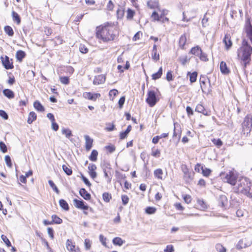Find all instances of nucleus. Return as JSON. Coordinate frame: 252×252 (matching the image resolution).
Returning <instances> with one entry per match:
<instances>
[{"label": "nucleus", "instance_id": "29", "mask_svg": "<svg viewBox=\"0 0 252 252\" xmlns=\"http://www.w3.org/2000/svg\"><path fill=\"white\" fill-rule=\"evenodd\" d=\"M62 133L63 134L65 135V137L67 138H69L72 136L71 131L68 128H63L62 129Z\"/></svg>", "mask_w": 252, "mask_h": 252}, {"label": "nucleus", "instance_id": "62", "mask_svg": "<svg viewBox=\"0 0 252 252\" xmlns=\"http://www.w3.org/2000/svg\"><path fill=\"white\" fill-rule=\"evenodd\" d=\"M79 50L82 53H87L88 52V49L84 45H80L79 47Z\"/></svg>", "mask_w": 252, "mask_h": 252}, {"label": "nucleus", "instance_id": "50", "mask_svg": "<svg viewBox=\"0 0 252 252\" xmlns=\"http://www.w3.org/2000/svg\"><path fill=\"white\" fill-rule=\"evenodd\" d=\"M60 79V81L61 82V83L63 84L67 85L69 82V78L68 77H66V76L61 77Z\"/></svg>", "mask_w": 252, "mask_h": 252}, {"label": "nucleus", "instance_id": "15", "mask_svg": "<svg viewBox=\"0 0 252 252\" xmlns=\"http://www.w3.org/2000/svg\"><path fill=\"white\" fill-rule=\"evenodd\" d=\"M223 42L225 44V47L227 50L229 49L232 46V41L231 40V37L229 34H225Z\"/></svg>", "mask_w": 252, "mask_h": 252}, {"label": "nucleus", "instance_id": "6", "mask_svg": "<svg viewBox=\"0 0 252 252\" xmlns=\"http://www.w3.org/2000/svg\"><path fill=\"white\" fill-rule=\"evenodd\" d=\"M237 177L232 171H230L225 175L224 180L231 185H235L236 183Z\"/></svg>", "mask_w": 252, "mask_h": 252}, {"label": "nucleus", "instance_id": "18", "mask_svg": "<svg viewBox=\"0 0 252 252\" xmlns=\"http://www.w3.org/2000/svg\"><path fill=\"white\" fill-rule=\"evenodd\" d=\"M2 93L3 95L9 99H12L14 97L15 95L14 92L10 89H4Z\"/></svg>", "mask_w": 252, "mask_h": 252}, {"label": "nucleus", "instance_id": "3", "mask_svg": "<svg viewBox=\"0 0 252 252\" xmlns=\"http://www.w3.org/2000/svg\"><path fill=\"white\" fill-rule=\"evenodd\" d=\"M251 187H252V183L246 178H242L238 181L236 189L237 192L245 195L246 194L250 195V190L252 189Z\"/></svg>", "mask_w": 252, "mask_h": 252}, {"label": "nucleus", "instance_id": "59", "mask_svg": "<svg viewBox=\"0 0 252 252\" xmlns=\"http://www.w3.org/2000/svg\"><path fill=\"white\" fill-rule=\"evenodd\" d=\"M164 251V252H173L174 251V249L173 245H167Z\"/></svg>", "mask_w": 252, "mask_h": 252}, {"label": "nucleus", "instance_id": "36", "mask_svg": "<svg viewBox=\"0 0 252 252\" xmlns=\"http://www.w3.org/2000/svg\"><path fill=\"white\" fill-rule=\"evenodd\" d=\"M52 219L53 224H61L63 222V220L56 215H53L52 216Z\"/></svg>", "mask_w": 252, "mask_h": 252}, {"label": "nucleus", "instance_id": "38", "mask_svg": "<svg viewBox=\"0 0 252 252\" xmlns=\"http://www.w3.org/2000/svg\"><path fill=\"white\" fill-rule=\"evenodd\" d=\"M157 209L154 207H148L145 209V212L147 214L152 215L156 213Z\"/></svg>", "mask_w": 252, "mask_h": 252}, {"label": "nucleus", "instance_id": "33", "mask_svg": "<svg viewBox=\"0 0 252 252\" xmlns=\"http://www.w3.org/2000/svg\"><path fill=\"white\" fill-rule=\"evenodd\" d=\"M13 20L15 21L18 25L21 23V19L18 14L13 11L12 12Z\"/></svg>", "mask_w": 252, "mask_h": 252}, {"label": "nucleus", "instance_id": "7", "mask_svg": "<svg viewBox=\"0 0 252 252\" xmlns=\"http://www.w3.org/2000/svg\"><path fill=\"white\" fill-rule=\"evenodd\" d=\"M2 65L6 69H11L14 68L12 62H11L9 58L5 56L4 57L1 56L0 57Z\"/></svg>", "mask_w": 252, "mask_h": 252}, {"label": "nucleus", "instance_id": "13", "mask_svg": "<svg viewBox=\"0 0 252 252\" xmlns=\"http://www.w3.org/2000/svg\"><path fill=\"white\" fill-rule=\"evenodd\" d=\"M105 79V76L103 74L96 76L93 81V84L95 85L102 84L104 83Z\"/></svg>", "mask_w": 252, "mask_h": 252}, {"label": "nucleus", "instance_id": "2", "mask_svg": "<svg viewBox=\"0 0 252 252\" xmlns=\"http://www.w3.org/2000/svg\"><path fill=\"white\" fill-rule=\"evenodd\" d=\"M252 54V47L247 40L243 39L241 47L238 50V56L243 62L245 67L249 64L251 61Z\"/></svg>", "mask_w": 252, "mask_h": 252}, {"label": "nucleus", "instance_id": "58", "mask_svg": "<svg viewBox=\"0 0 252 252\" xmlns=\"http://www.w3.org/2000/svg\"><path fill=\"white\" fill-rule=\"evenodd\" d=\"M246 246L245 244L243 245V241L240 240L239 241L238 243L236 245V248L237 249H242L243 248H246Z\"/></svg>", "mask_w": 252, "mask_h": 252}, {"label": "nucleus", "instance_id": "57", "mask_svg": "<svg viewBox=\"0 0 252 252\" xmlns=\"http://www.w3.org/2000/svg\"><path fill=\"white\" fill-rule=\"evenodd\" d=\"M85 247L86 250H90L91 247V243L90 240L86 239L85 240Z\"/></svg>", "mask_w": 252, "mask_h": 252}, {"label": "nucleus", "instance_id": "19", "mask_svg": "<svg viewBox=\"0 0 252 252\" xmlns=\"http://www.w3.org/2000/svg\"><path fill=\"white\" fill-rule=\"evenodd\" d=\"M201 49L198 46H196L191 49L189 53L198 57L199 54H201Z\"/></svg>", "mask_w": 252, "mask_h": 252}, {"label": "nucleus", "instance_id": "40", "mask_svg": "<svg viewBox=\"0 0 252 252\" xmlns=\"http://www.w3.org/2000/svg\"><path fill=\"white\" fill-rule=\"evenodd\" d=\"M151 155L156 158H159L160 155V151L158 149L152 148Z\"/></svg>", "mask_w": 252, "mask_h": 252}, {"label": "nucleus", "instance_id": "34", "mask_svg": "<svg viewBox=\"0 0 252 252\" xmlns=\"http://www.w3.org/2000/svg\"><path fill=\"white\" fill-rule=\"evenodd\" d=\"M98 152L95 150H93L89 157V159L92 161H95L97 160Z\"/></svg>", "mask_w": 252, "mask_h": 252}, {"label": "nucleus", "instance_id": "37", "mask_svg": "<svg viewBox=\"0 0 252 252\" xmlns=\"http://www.w3.org/2000/svg\"><path fill=\"white\" fill-rule=\"evenodd\" d=\"M174 132H173V137H176L179 134V137H180L181 135V131L180 130H177L179 132V133H178L177 132H176V130L177 127H180L179 124L178 123H174Z\"/></svg>", "mask_w": 252, "mask_h": 252}, {"label": "nucleus", "instance_id": "47", "mask_svg": "<svg viewBox=\"0 0 252 252\" xmlns=\"http://www.w3.org/2000/svg\"><path fill=\"white\" fill-rule=\"evenodd\" d=\"M216 250L219 252H226L225 248L221 244H218L216 246Z\"/></svg>", "mask_w": 252, "mask_h": 252}, {"label": "nucleus", "instance_id": "32", "mask_svg": "<svg viewBox=\"0 0 252 252\" xmlns=\"http://www.w3.org/2000/svg\"><path fill=\"white\" fill-rule=\"evenodd\" d=\"M162 74V67H160L159 68L158 71L157 72L154 73L152 75V79L153 80L158 79L159 78H160Z\"/></svg>", "mask_w": 252, "mask_h": 252}, {"label": "nucleus", "instance_id": "22", "mask_svg": "<svg viewBox=\"0 0 252 252\" xmlns=\"http://www.w3.org/2000/svg\"><path fill=\"white\" fill-rule=\"evenodd\" d=\"M190 60V58L188 57L187 55L181 56L178 59V61L183 65H185L187 63L189 62Z\"/></svg>", "mask_w": 252, "mask_h": 252}, {"label": "nucleus", "instance_id": "43", "mask_svg": "<svg viewBox=\"0 0 252 252\" xmlns=\"http://www.w3.org/2000/svg\"><path fill=\"white\" fill-rule=\"evenodd\" d=\"M124 15V10L122 8H119L117 10V15L119 19L122 18Z\"/></svg>", "mask_w": 252, "mask_h": 252}, {"label": "nucleus", "instance_id": "21", "mask_svg": "<svg viewBox=\"0 0 252 252\" xmlns=\"http://www.w3.org/2000/svg\"><path fill=\"white\" fill-rule=\"evenodd\" d=\"M220 69L222 73L227 74L229 73V70L228 69L226 64L224 62H221L220 63Z\"/></svg>", "mask_w": 252, "mask_h": 252}, {"label": "nucleus", "instance_id": "46", "mask_svg": "<svg viewBox=\"0 0 252 252\" xmlns=\"http://www.w3.org/2000/svg\"><path fill=\"white\" fill-rule=\"evenodd\" d=\"M206 80L209 81V79L207 78L205 76H201L200 78V82L201 83V88L202 90L203 91V89H205L204 87L202 86V84L205 85V82Z\"/></svg>", "mask_w": 252, "mask_h": 252}, {"label": "nucleus", "instance_id": "61", "mask_svg": "<svg viewBox=\"0 0 252 252\" xmlns=\"http://www.w3.org/2000/svg\"><path fill=\"white\" fill-rule=\"evenodd\" d=\"M0 116L3 118L4 120H7L8 118L7 114L2 110H0Z\"/></svg>", "mask_w": 252, "mask_h": 252}, {"label": "nucleus", "instance_id": "26", "mask_svg": "<svg viewBox=\"0 0 252 252\" xmlns=\"http://www.w3.org/2000/svg\"><path fill=\"white\" fill-rule=\"evenodd\" d=\"M112 242L115 245L121 246L125 243V241L120 237H115L113 239Z\"/></svg>", "mask_w": 252, "mask_h": 252}, {"label": "nucleus", "instance_id": "8", "mask_svg": "<svg viewBox=\"0 0 252 252\" xmlns=\"http://www.w3.org/2000/svg\"><path fill=\"white\" fill-rule=\"evenodd\" d=\"M245 31L247 37L250 40L252 44V25L250 22V20H248L246 22L245 26Z\"/></svg>", "mask_w": 252, "mask_h": 252}, {"label": "nucleus", "instance_id": "31", "mask_svg": "<svg viewBox=\"0 0 252 252\" xmlns=\"http://www.w3.org/2000/svg\"><path fill=\"white\" fill-rule=\"evenodd\" d=\"M5 33L9 36H12L14 35V32L12 28L9 26H6L4 28Z\"/></svg>", "mask_w": 252, "mask_h": 252}, {"label": "nucleus", "instance_id": "49", "mask_svg": "<svg viewBox=\"0 0 252 252\" xmlns=\"http://www.w3.org/2000/svg\"><path fill=\"white\" fill-rule=\"evenodd\" d=\"M198 57L199 59L202 61L206 62L208 60L206 54L203 53L202 50L201 54H199Z\"/></svg>", "mask_w": 252, "mask_h": 252}, {"label": "nucleus", "instance_id": "4", "mask_svg": "<svg viewBox=\"0 0 252 252\" xmlns=\"http://www.w3.org/2000/svg\"><path fill=\"white\" fill-rule=\"evenodd\" d=\"M242 127L241 134L245 137L248 136L252 128V116L251 115H248L245 117L242 124Z\"/></svg>", "mask_w": 252, "mask_h": 252}, {"label": "nucleus", "instance_id": "28", "mask_svg": "<svg viewBox=\"0 0 252 252\" xmlns=\"http://www.w3.org/2000/svg\"><path fill=\"white\" fill-rule=\"evenodd\" d=\"M59 204L60 206L64 210L68 211L69 210V206L66 201L64 199H60L59 200Z\"/></svg>", "mask_w": 252, "mask_h": 252}, {"label": "nucleus", "instance_id": "63", "mask_svg": "<svg viewBox=\"0 0 252 252\" xmlns=\"http://www.w3.org/2000/svg\"><path fill=\"white\" fill-rule=\"evenodd\" d=\"M81 178L84 183L88 187H90L91 186V184L89 181L88 179L86 178L83 175H81Z\"/></svg>", "mask_w": 252, "mask_h": 252}, {"label": "nucleus", "instance_id": "60", "mask_svg": "<svg viewBox=\"0 0 252 252\" xmlns=\"http://www.w3.org/2000/svg\"><path fill=\"white\" fill-rule=\"evenodd\" d=\"M89 172H94L96 169V166L93 163H90L88 166Z\"/></svg>", "mask_w": 252, "mask_h": 252}, {"label": "nucleus", "instance_id": "41", "mask_svg": "<svg viewBox=\"0 0 252 252\" xmlns=\"http://www.w3.org/2000/svg\"><path fill=\"white\" fill-rule=\"evenodd\" d=\"M103 200L106 202H109L112 198L111 194L108 192H104L102 194Z\"/></svg>", "mask_w": 252, "mask_h": 252}, {"label": "nucleus", "instance_id": "20", "mask_svg": "<svg viewBox=\"0 0 252 252\" xmlns=\"http://www.w3.org/2000/svg\"><path fill=\"white\" fill-rule=\"evenodd\" d=\"M152 58L154 60L156 61L159 60V56L158 54H157V45L154 44L153 48Z\"/></svg>", "mask_w": 252, "mask_h": 252}, {"label": "nucleus", "instance_id": "25", "mask_svg": "<svg viewBox=\"0 0 252 252\" xmlns=\"http://www.w3.org/2000/svg\"><path fill=\"white\" fill-rule=\"evenodd\" d=\"M25 56L26 53L22 50H19L16 52V59L20 62L22 61Z\"/></svg>", "mask_w": 252, "mask_h": 252}, {"label": "nucleus", "instance_id": "12", "mask_svg": "<svg viewBox=\"0 0 252 252\" xmlns=\"http://www.w3.org/2000/svg\"><path fill=\"white\" fill-rule=\"evenodd\" d=\"M84 97L89 100L95 101L97 98L100 97L101 95L99 93H92L91 92H86L83 94Z\"/></svg>", "mask_w": 252, "mask_h": 252}, {"label": "nucleus", "instance_id": "54", "mask_svg": "<svg viewBox=\"0 0 252 252\" xmlns=\"http://www.w3.org/2000/svg\"><path fill=\"white\" fill-rule=\"evenodd\" d=\"M213 143L218 147H220L222 145V142L220 139H213L212 140Z\"/></svg>", "mask_w": 252, "mask_h": 252}, {"label": "nucleus", "instance_id": "48", "mask_svg": "<svg viewBox=\"0 0 252 252\" xmlns=\"http://www.w3.org/2000/svg\"><path fill=\"white\" fill-rule=\"evenodd\" d=\"M48 183L50 187L53 189L57 193H59V190L58 189V188L56 187L55 184L54 183V182L52 180H49Z\"/></svg>", "mask_w": 252, "mask_h": 252}, {"label": "nucleus", "instance_id": "42", "mask_svg": "<svg viewBox=\"0 0 252 252\" xmlns=\"http://www.w3.org/2000/svg\"><path fill=\"white\" fill-rule=\"evenodd\" d=\"M135 14V11L130 8H128L127 10L126 18L127 19H132Z\"/></svg>", "mask_w": 252, "mask_h": 252}, {"label": "nucleus", "instance_id": "45", "mask_svg": "<svg viewBox=\"0 0 252 252\" xmlns=\"http://www.w3.org/2000/svg\"><path fill=\"white\" fill-rule=\"evenodd\" d=\"M1 238L7 247H9L11 246L10 242L6 236L1 235Z\"/></svg>", "mask_w": 252, "mask_h": 252}, {"label": "nucleus", "instance_id": "9", "mask_svg": "<svg viewBox=\"0 0 252 252\" xmlns=\"http://www.w3.org/2000/svg\"><path fill=\"white\" fill-rule=\"evenodd\" d=\"M66 248L70 252H80L79 248H76L74 243L69 239H67L66 242Z\"/></svg>", "mask_w": 252, "mask_h": 252}, {"label": "nucleus", "instance_id": "39", "mask_svg": "<svg viewBox=\"0 0 252 252\" xmlns=\"http://www.w3.org/2000/svg\"><path fill=\"white\" fill-rule=\"evenodd\" d=\"M201 170L202 174L205 177H208L212 171L210 169L205 167L204 168L203 166H201Z\"/></svg>", "mask_w": 252, "mask_h": 252}, {"label": "nucleus", "instance_id": "30", "mask_svg": "<svg viewBox=\"0 0 252 252\" xmlns=\"http://www.w3.org/2000/svg\"><path fill=\"white\" fill-rule=\"evenodd\" d=\"M154 176L158 179L162 180V175L163 171L161 169L158 168L154 171Z\"/></svg>", "mask_w": 252, "mask_h": 252}, {"label": "nucleus", "instance_id": "55", "mask_svg": "<svg viewBox=\"0 0 252 252\" xmlns=\"http://www.w3.org/2000/svg\"><path fill=\"white\" fill-rule=\"evenodd\" d=\"M106 125L107 126L105 128V129L108 131H111L115 129V125L114 124L108 123Z\"/></svg>", "mask_w": 252, "mask_h": 252}, {"label": "nucleus", "instance_id": "64", "mask_svg": "<svg viewBox=\"0 0 252 252\" xmlns=\"http://www.w3.org/2000/svg\"><path fill=\"white\" fill-rule=\"evenodd\" d=\"M125 96H122L120 98L118 103H119V107L120 108H122L123 107V105L125 103Z\"/></svg>", "mask_w": 252, "mask_h": 252}, {"label": "nucleus", "instance_id": "56", "mask_svg": "<svg viewBox=\"0 0 252 252\" xmlns=\"http://www.w3.org/2000/svg\"><path fill=\"white\" fill-rule=\"evenodd\" d=\"M47 232H48V234L49 237L52 239H53L54 238V230L53 229V228L51 227H48L47 228Z\"/></svg>", "mask_w": 252, "mask_h": 252}, {"label": "nucleus", "instance_id": "14", "mask_svg": "<svg viewBox=\"0 0 252 252\" xmlns=\"http://www.w3.org/2000/svg\"><path fill=\"white\" fill-rule=\"evenodd\" d=\"M85 139V148L87 151H89L93 146V139H92L89 135H86L84 136Z\"/></svg>", "mask_w": 252, "mask_h": 252}, {"label": "nucleus", "instance_id": "23", "mask_svg": "<svg viewBox=\"0 0 252 252\" xmlns=\"http://www.w3.org/2000/svg\"><path fill=\"white\" fill-rule=\"evenodd\" d=\"M187 76H189L190 82L191 83H194L196 81L197 73L196 71H194L192 73L188 72L187 73Z\"/></svg>", "mask_w": 252, "mask_h": 252}, {"label": "nucleus", "instance_id": "52", "mask_svg": "<svg viewBox=\"0 0 252 252\" xmlns=\"http://www.w3.org/2000/svg\"><path fill=\"white\" fill-rule=\"evenodd\" d=\"M0 150L3 153L6 152L7 150L6 145L2 141L0 142Z\"/></svg>", "mask_w": 252, "mask_h": 252}, {"label": "nucleus", "instance_id": "10", "mask_svg": "<svg viewBox=\"0 0 252 252\" xmlns=\"http://www.w3.org/2000/svg\"><path fill=\"white\" fill-rule=\"evenodd\" d=\"M73 203L75 207L78 209L84 210H87L89 209V206L85 204L84 201L81 199L78 200L77 199H74Z\"/></svg>", "mask_w": 252, "mask_h": 252}, {"label": "nucleus", "instance_id": "1", "mask_svg": "<svg viewBox=\"0 0 252 252\" xmlns=\"http://www.w3.org/2000/svg\"><path fill=\"white\" fill-rule=\"evenodd\" d=\"M96 36L103 42H110L115 40L118 36L116 27L112 23H105L97 27L96 29Z\"/></svg>", "mask_w": 252, "mask_h": 252}, {"label": "nucleus", "instance_id": "5", "mask_svg": "<svg viewBox=\"0 0 252 252\" xmlns=\"http://www.w3.org/2000/svg\"><path fill=\"white\" fill-rule=\"evenodd\" d=\"M147 95L148 97L146 99V102L150 107H153L159 100L156 92L154 90H149Z\"/></svg>", "mask_w": 252, "mask_h": 252}, {"label": "nucleus", "instance_id": "53", "mask_svg": "<svg viewBox=\"0 0 252 252\" xmlns=\"http://www.w3.org/2000/svg\"><path fill=\"white\" fill-rule=\"evenodd\" d=\"M121 198L123 204L124 205H126L129 201V198L128 197V196L126 195H122Z\"/></svg>", "mask_w": 252, "mask_h": 252}, {"label": "nucleus", "instance_id": "24", "mask_svg": "<svg viewBox=\"0 0 252 252\" xmlns=\"http://www.w3.org/2000/svg\"><path fill=\"white\" fill-rule=\"evenodd\" d=\"M33 106L37 111L39 112H43L44 111V107L40 103V102L37 100L34 102Z\"/></svg>", "mask_w": 252, "mask_h": 252}, {"label": "nucleus", "instance_id": "27", "mask_svg": "<svg viewBox=\"0 0 252 252\" xmlns=\"http://www.w3.org/2000/svg\"><path fill=\"white\" fill-rule=\"evenodd\" d=\"M36 119V114L34 112H31L29 114V117L27 120L28 124H32Z\"/></svg>", "mask_w": 252, "mask_h": 252}, {"label": "nucleus", "instance_id": "11", "mask_svg": "<svg viewBox=\"0 0 252 252\" xmlns=\"http://www.w3.org/2000/svg\"><path fill=\"white\" fill-rule=\"evenodd\" d=\"M168 13V10L166 9H163L161 11V14L160 15L158 14V13L154 11L151 16V17L155 20L158 21H161V19L164 17L165 15H167Z\"/></svg>", "mask_w": 252, "mask_h": 252}, {"label": "nucleus", "instance_id": "35", "mask_svg": "<svg viewBox=\"0 0 252 252\" xmlns=\"http://www.w3.org/2000/svg\"><path fill=\"white\" fill-rule=\"evenodd\" d=\"M186 41L187 37L186 35L185 34L181 35V36L180 38L179 42L180 47H181L182 48H183L184 46L186 44Z\"/></svg>", "mask_w": 252, "mask_h": 252}, {"label": "nucleus", "instance_id": "16", "mask_svg": "<svg viewBox=\"0 0 252 252\" xmlns=\"http://www.w3.org/2000/svg\"><path fill=\"white\" fill-rule=\"evenodd\" d=\"M195 111L198 113H202L205 116H208L210 115L209 113L205 110L204 107L200 104L197 105Z\"/></svg>", "mask_w": 252, "mask_h": 252}, {"label": "nucleus", "instance_id": "44", "mask_svg": "<svg viewBox=\"0 0 252 252\" xmlns=\"http://www.w3.org/2000/svg\"><path fill=\"white\" fill-rule=\"evenodd\" d=\"M62 167L63 170L66 174V175H70L72 174V171L71 168H68L65 165H63Z\"/></svg>", "mask_w": 252, "mask_h": 252}, {"label": "nucleus", "instance_id": "51", "mask_svg": "<svg viewBox=\"0 0 252 252\" xmlns=\"http://www.w3.org/2000/svg\"><path fill=\"white\" fill-rule=\"evenodd\" d=\"M4 159H5V161L6 164L7 165V166L11 167L12 166V162H11V158H10V156H9L8 155L6 156L5 157Z\"/></svg>", "mask_w": 252, "mask_h": 252}, {"label": "nucleus", "instance_id": "17", "mask_svg": "<svg viewBox=\"0 0 252 252\" xmlns=\"http://www.w3.org/2000/svg\"><path fill=\"white\" fill-rule=\"evenodd\" d=\"M79 194L85 200H89L91 199V195L86 190L82 188L79 190Z\"/></svg>", "mask_w": 252, "mask_h": 252}]
</instances>
